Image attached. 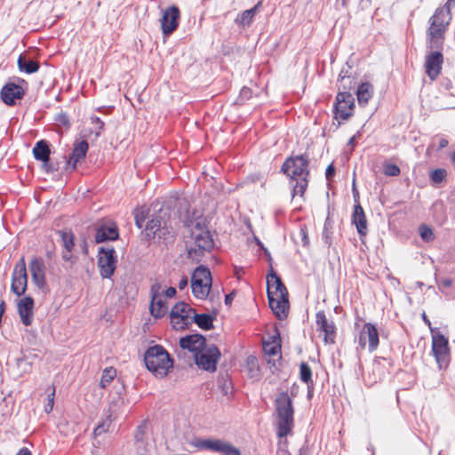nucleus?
<instances>
[{"label": "nucleus", "mask_w": 455, "mask_h": 455, "mask_svg": "<svg viewBox=\"0 0 455 455\" xmlns=\"http://www.w3.org/2000/svg\"><path fill=\"white\" fill-rule=\"evenodd\" d=\"M185 225L191 228L190 239L186 242L188 258L198 263L214 248V240L203 217L187 221Z\"/></svg>", "instance_id": "nucleus-1"}, {"label": "nucleus", "mask_w": 455, "mask_h": 455, "mask_svg": "<svg viewBox=\"0 0 455 455\" xmlns=\"http://www.w3.org/2000/svg\"><path fill=\"white\" fill-rule=\"evenodd\" d=\"M308 159L300 155L288 157L281 167V172L289 177L295 184L292 186V196H303L308 185Z\"/></svg>", "instance_id": "nucleus-2"}, {"label": "nucleus", "mask_w": 455, "mask_h": 455, "mask_svg": "<svg viewBox=\"0 0 455 455\" xmlns=\"http://www.w3.org/2000/svg\"><path fill=\"white\" fill-rule=\"evenodd\" d=\"M277 415L276 435L279 438L286 437L294 426V409L291 398L287 392H281L275 400Z\"/></svg>", "instance_id": "nucleus-3"}, {"label": "nucleus", "mask_w": 455, "mask_h": 455, "mask_svg": "<svg viewBox=\"0 0 455 455\" xmlns=\"http://www.w3.org/2000/svg\"><path fill=\"white\" fill-rule=\"evenodd\" d=\"M147 369L156 377H165L173 367V361L169 353L161 345L149 347L144 355Z\"/></svg>", "instance_id": "nucleus-4"}, {"label": "nucleus", "mask_w": 455, "mask_h": 455, "mask_svg": "<svg viewBox=\"0 0 455 455\" xmlns=\"http://www.w3.org/2000/svg\"><path fill=\"white\" fill-rule=\"evenodd\" d=\"M451 17L450 9L437 8L429 19V27L427 31V40L430 47H439L443 41L444 33L450 24Z\"/></svg>", "instance_id": "nucleus-5"}, {"label": "nucleus", "mask_w": 455, "mask_h": 455, "mask_svg": "<svg viewBox=\"0 0 455 455\" xmlns=\"http://www.w3.org/2000/svg\"><path fill=\"white\" fill-rule=\"evenodd\" d=\"M220 351L214 344L207 345L199 353L195 355L196 364L204 371L213 372L220 358Z\"/></svg>", "instance_id": "nucleus-6"}, {"label": "nucleus", "mask_w": 455, "mask_h": 455, "mask_svg": "<svg viewBox=\"0 0 455 455\" xmlns=\"http://www.w3.org/2000/svg\"><path fill=\"white\" fill-rule=\"evenodd\" d=\"M192 444L198 450L218 451L223 455H241V451L231 443L220 439L196 438Z\"/></svg>", "instance_id": "nucleus-7"}, {"label": "nucleus", "mask_w": 455, "mask_h": 455, "mask_svg": "<svg viewBox=\"0 0 455 455\" xmlns=\"http://www.w3.org/2000/svg\"><path fill=\"white\" fill-rule=\"evenodd\" d=\"M117 258L113 247H100L98 255V267L102 278H110L116 268Z\"/></svg>", "instance_id": "nucleus-8"}, {"label": "nucleus", "mask_w": 455, "mask_h": 455, "mask_svg": "<svg viewBox=\"0 0 455 455\" xmlns=\"http://www.w3.org/2000/svg\"><path fill=\"white\" fill-rule=\"evenodd\" d=\"M27 287L28 274L25 259L22 257L14 266L12 275L11 291L18 297H20L27 291Z\"/></svg>", "instance_id": "nucleus-9"}, {"label": "nucleus", "mask_w": 455, "mask_h": 455, "mask_svg": "<svg viewBox=\"0 0 455 455\" xmlns=\"http://www.w3.org/2000/svg\"><path fill=\"white\" fill-rule=\"evenodd\" d=\"M432 354L435 358L439 370L446 369L450 362L448 339L443 334L432 338Z\"/></svg>", "instance_id": "nucleus-10"}, {"label": "nucleus", "mask_w": 455, "mask_h": 455, "mask_svg": "<svg viewBox=\"0 0 455 455\" xmlns=\"http://www.w3.org/2000/svg\"><path fill=\"white\" fill-rule=\"evenodd\" d=\"M195 313V309L184 301L178 302L172 308L170 318L172 327L175 330H184L188 324L190 314Z\"/></svg>", "instance_id": "nucleus-11"}, {"label": "nucleus", "mask_w": 455, "mask_h": 455, "mask_svg": "<svg viewBox=\"0 0 455 455\" xmlns=\"http://www.w3.org/2000/svg\"><path fill=\"white\" fill-rule=\"evenodd\" d=\"M119 237L116 225L110 221H100L95 226V242L97 243L107 241H116Z\"/></svg>", "instance_id": "nucleus-12"}, {"label": "nucleus", "mask_w": 455, "mask_h": 455, "mask_svg": "<svg viewBox=\"0 0 455 455\" xmlns=\"http://www.w3.org/2000/svg\"><path fill=\"white\" fill-rule=\"evenodd\" d=\"M367 342L370 352L375 351L379 343L377 328L371 323H364L359 335L358 343L362 349L365 348Z\"/></svg>", "instance_id": "nucleus-13"}, {"label": "nucleus", "mask_w": 455, "mask_h": 455, "mask_svg": "<svg viewBox=\"0 0 455 455\" xmlns=\"http://www.w3.org/2000/svg\"><path fill=\"white\" fill-rule=\"evenodd\" d=\"M317 331L324 333L325 344H333L336 338V325L333 321H329L324 311H318L315 315Z\"/></svg>", "instance_id": "nucleus-14"}, {"label": "nucleus", "mask_w": 455, "mask_h": 455, "mask_svg": "<svg viewBox=\"0 0 455 455\" xmlns=\"http://www.w3.org/2000/svg\"><path fill=\"white\" fill-rule=\"evenodd\" d=\"M25 92L26 90L21 85L13 82H8L1 90L0 98L4 104L12 106L15 105L17 100L23 98Z\"/></svg>", "instance_id": "nucleus-15"}, {"label": "nucleus", "mask_w": 455, "mask_h": 455, "mask_svg": "<svg viewBox=\"0 0 455 455\" xmlns=\"http://www.w3.org/2000/svg\"><path fill=\"white\" fill-rule=\"evenodd\" d=\"M179 20V8L174 5L167 8L160 20L163 34L165 36L171 35L178 28Z\"/></svg>", "instance_id": "nucleus-16"}, {"label": "nucleus", "mask_w": 455, "mask_h": 455, "mask_svg": "<svg viewBox=\"0 0 455 455\" xmlns=\"http://www.w3.org/2000/svg\"><path fill=\"white\" fill-rule=\"evenodd\" d=\"M271 294V292H267L269 307L279 320H283L287 317L289 312V294L279 296H272Z\"/></svg>", "instance_id": "nucleus-17"}, {"label": "nucleus", "mask_w": 455, "mask_h": 455, "mask_svg": "<svg viewBox=\"0 0 455 455\" xmlns=\"http://www.w3.org/2000/svg\"><path fill=\"white\" fill-rule=\"evenodd\" d=\"M34 299L31 296H26L20 299L17 303V309L21 323L25 326H30L34 319Z\"/></svg>", "instance_id": "nucleus-18"}, {"label": "nucleus", "mask_w": 455, "mask_h": 455, "mask_svg": "<svg viewBox=\"0 0 455 455\" xmlns=\"http://www.w3.org/2000/svg\"><path fill=\"white\" fill-rule=\"evenodd\" d=\"M180 346L182 349H188L194 353V355L199 353L207 346L206 339L204 335L196 333L189 334L180 339Z\"/></svg>", "instance_id": "nucleus-19"}, {"label": "nucleus", "mask_w": 455, "mask_h": 455, "mask_svg": "<svg viewBox=\"0 0 455 455\" xmlns=\"http://www.w3.org/2000/svg\"><path fill=\"white\" fill-rule=\"evenodd\" d=\"M443 62V54L440 52H432L426 58V72L431 80H435L442 70Z\"/></svg>", "instance_id": "nucleus-20"}, {"label": "nucleus", "mask_w": 455, "mask_h": 455, "mask_svg": "<svg viewBox=\"0 0 455 455\" xmlns=\"http://www.w3.org/2000/svg\"><path fill=\"white\" fill-rule=\"evenodd\" d=\"M271 292L272 296H279L288 294V291L282 282L280 276L271 267L269 273L267 275V293Z\"/></svg>", "instance_id": "nucleus-21"}, {"label": "nucleus", "mask_w": 455, "mask_h": 455, "mask_svg": "<svg viewBox=\"0 0 455 455\" xmlns=\"http://www.w3.org/2000/svg\"><path fill=\"white\" fill-rule=\"evenodd\" d=\"M355 106V98L348 92H340L336 97L333 114H350Z\"/></svg>", "instance_id": "nucleus-22"}, {"label": "nucleus", "mask_w": 455, "mask_h": 455, "mask_svg": "<svg viewBox=\"0 0 455 455\" xmlns=\"http://www.w3.org/2000/svg\"><path fill=\"white\" fill-rule=\"evenodd\" d=\"M352 222L355 225L356 230L361 237L367 235L368 227L364 211L356 199L352 214Z\"/></svg>", "instance_id": "nucleus-23"}, {"label": "nucleus", "mask_w": 455, "mask_h": 455, "mask_svg": "<svg viewBox=\"0 0 455 455\" xmlns=\"http://www.w3.org/2000/svg\"><path fill=\"white\" fill-rule=\"evenodd\" d=\"M89 149V144L85 140L74 143L72 153L67 162L68 164H72V170L76 168V164L83 160Z\"/></svg>", "instance_id": "nucleus-24"}, {"label": "nucleus", "mask_w": 455, "mask_h": 455, "mask_svg": "<svg viewBox=\"0 0 455 455\" xmlns=\"http://www.w3.org/2000/svg\"><path fill=\"white\" fill-rule=\"evenodd\" d=\"M166 221L164 215L162 214L161 211L151 216V219L147 222L145 227V235L148 240L156 238V233Z\"/></svg>", "instance_id": "nucleus-25"}, {"label": "nucleus", "mask_w": 455, "mask_h": 455, "mask_svg": "<svg viewBox=\"0 0 455 455\" xmlns=\"http://www.w3.org/2000/svg\"><path fill=\"white\" fill-rule=\"evenodd\" d=\"M50 146L46 140H39L36 143L33 148V155L36 160L42 161L44 165L48 164V161L50 160Z\"/></svg>", "instance_id": "nucleus-26"}, {"label": "nucleus", "mask_w": 455, "mask_h": 455, "mask_svg": "<svg viewBox=\"0 0 455 455\" xmlns=\"http://www.w3.org/2000/svg\"><path fill=\"white\" fill-rule=\"evenodd\" d=\"M17 64L19 70L26 74H34L37 72L40 68L36 60L28 59L24 54L19 56Z\"/></svg>", "instance_id": "nucleus-27"}, {"label": "nucleus", "mask_w": 455, "mask_h": 455, "mask_svg": "<svg viewBox=\"0 0 455 455\" xmlns=\"http://www.w3.org/2000/svg\"><path fill=\"white\" fill-rule=\"evenodd\" d=\"M373 95V86L371 84L365 82L362 83L356 91L357 101L361 106H364L368 103L369 100Z\"/></svg>", "instance_id": "nucleus-28"}, {"label": "nucleus", "mask_w": 455, "mask_h": 455, "mask_svg": "<svg viewBox=\"0 0 455 455\" xmlns=\"http://www.w3.org/2000/svg\"><path fill=\"white\" fill-rule=\"evenodd\" d=\"M212 283H201L195 280L191 282V289L193 295L199 299H205L211 291Z\"/></svg>", "instance_id": "nucleus-29"}, {"label": "nucleus", "mask_w": 455, "mask_h": 455, "mask_svg": "<svg viewBox=\"0 0 455 455\" xmlns=\"http://www.w3.org/2000/svg\"><path fill=\"white\" fill-rule=\"evenodd\" d=\"M193 322L201 329L209 331L213 329V316L209 314H193Z\"/></svg>", "instance_id": "nucleus-30"}, {"label": "nucleus", "mask_w": 455, "mask_h": 455, "mask_svg": "<svg viewBox=\"0 0 455 455\" xmlns=\"http://www.w3.org/2000/svg\"><path fill=\"white\" fill-rule=\"evenodd\" d=\"M90 124H92L93 127L88 129L84 128L81 132L82 136L86 138L93 133L96 138L99 137L100 131L103 129L104 123L97 116H92L90 117Z\"/></svg>", "instance_id": "nucleus-31"}, {"label": "nucleus", "mask_w": 455, "mask_h": 455, "mask_svg": "<svg viewBox=\"0 0 455 455\" xmlns=\"http://www.w3.org/2000/svg\"><path fill=\"white\" fill-rule=\"evenodd\" d=\"M150 313L155 318H161L165 315L167 313L165 301L161 298L151 299Z\"/></svg>", "instance_id": "nucleus-32"}, {"label": "nucleus", "mask_w": 455, "mask_h": 455, "mask_svg": "<svg viewBox=\"0 0 455 455\" xmlns=\"http://www.w3.org/2000/svg\"><path fill=\"white\" fill-rule=\"evenodd\" d=\"M195 280L201 283H212L210 269L203 265L196 267L191 276V282H195Z\"/></svg>", "instance_id": "nucleus-33"}, {"label": "nucleus", "mask_w": 455, "mask_h": 455, "mask_svg": "<svg viewBox=\"0 0 455 455\" xmlns=\"http://www.w3.org/2000/svg\"><path fill=\"white\" fill-rule=\"evenodd\" d=\"M261 4V2H259L254 7L243 11L235 20V22L242 26H249L257 12L258 7Z\"/></svg>", "instance_id": "nucleus-34"}, {"label": "nucleus", "mask_w": 455, "mask_h": 455, "mask_svg": "<svg viewBox=\"0 0 455 455\" xmlns=\"http://www.w3.org/2000/svg\"><path fill=\"white\" fill-rule=\"evenodd\" d=\"M112 413L108 412L105 419L100 421L94 428L93 434L95 436H100L107 433L112 424Z\"/></svg>", "instance_id": "nucleus-35"}, {"label": "nucleus", "mask_w": 455, "mask_h": 455, "mask_svg": "<svg viewBox=\"0 0 455 455\" xmlns=\"http://www.w3.org/2000/svg\"><path fill=\"white\" fill-rule=\"evenodd\" d=\"M31 275H45V266L41 258H34L29 263Z\"/></svg>", "instance_id": "nucleus-36"}, {"label": "nucleus", "mask_w": 455, "mask_h": 455, "mask_svg": "<svg viewBox=\"0 0 455 455\" xmlns=\"http://www.w3.org/2000/svg\"><path fill=\"white\" fill-rule=\"evenodd\" d=\"M299 376L300 380L307 386L313 385L312 380V371L310 366L307 363H301L299 365Z\"/></svg>", "instance_id": "nucleus-37"}, {"label": "nucleus", "mask_w": 455, "mask_h": 455, "mask_svg": "<svg viewBox=\"0 0 455 455\" xmlns=\"http://www.w3.org/2000/svg\"><path fill=\"white\" fill-rule=\"evenodd\" d=\"M59 234L61 237L62 246L67 251H72L75 245L74 243V235L72 232L66 231H59Z\"/></svg>", "instance_id": "nucleus-38"}, {"label": "nucleus", "mask_w": 455, "mask_h": 455, "mask_svg": "<svg viewBox=\"0 0 455 455\" xmlns=\"http://www.w3.org/2000/svg\"><path fill=\"white\" fill-rule=\"evenodd\" d=\"M116 371L114 368L109 367L103 371L100 378V387H106L116 377Z\"/></svg>", "instance_id": "nucleus-39"}, {"label": "nucleus", "mask_w": 455, "mask_h": 455, "mask_svg": "<svg viewBox=\"0 0 455 455\" xmlns=\"http://www.w3.org/2000/svg\"><path fill=\"white\" fill-rule=\"evenodd\" d=\"M146 428H147L146 423H142L137 427V429H136V432L134 435V440H135L136 443L138 444L139 448H140V447L144 448V443H145L144 437L146 435Z\"/></svg>", "instance_id": "nucleus-40"}, {"label": "nucleus", "mask_w": 455, "mask_h": 455, "mask_svg": "<svg viewBox=\"0 0 455 455\" xmlns=\"http://www.w3.org/2000/svg\"><path fill=\"white\" fill-rule=\"evenodd\" d=\"M446 171L444 169H441V168H438V169H435L434 170L433 172H431L429 177H430V180L433 182V184H440L441 182H443L446 177Z\"/></svg>", "instance_id": "nucleus-41"}, {"label": "nucleus", "mask_w": 455, "mask_h": 455, "mask_svg": "<svg viewBox=\"0 0 455 455\" xmlns=\"http://www.w3.org/2000/svg\"><path fill=\"white\" fill-rule=\"evenodd\" d=\"M419 235L424 242H431L435 239L432 228L427 225H421L419 227Z\"/></svg>", "instance_id": "nucleus-42"}, {"label": "nucleus", "mask_w": 455, "mask_h": 455, "mask_svg": "<svg viewBox=\"0 0 455 455\" xmlns=\"http://www.w3.org/2000/svg\"><path fill=\"white\" fill-rule=\"evenodd\" d=\"M383 172L386 176L395 177L401 172L400 168L395 164H385L383 165Z\"/></svg>", "instance_id": "nucleus-43"}, {"label": "nucleus", "mask_w": 455, "mask_h": 455, "mask_svg": "<svg viewBox=\"0 0 455 455\" xmlns=\"http://www.w3.org/2000/svg\"><path fill=\"white\" fill-rule=\"evenodd\" d=\"M170 236H172L171 231L167 226V221H165L164 225L159 228L157 233H156V237L166 241Z\"/></svg>", "instance_id": "nucleus-44"}, {"label": "nucleus", "mask_w": 455, "mask_h": 455, "mask_svg": "<svg viewBox=\"0 0 455 455\" xmlns=\"http://www.w3.org/2000/svg\"><path fill=\"white\" fill-rule=\"evenodd\" d=\"M350 68H351V67L349 66L348 61H347V68H343L339 75V79L344 90L347 89L346 80L347 79L349 80V78H350L349 70H348Z\"/></svg>", "instance_id": "nucleus-45"}, {"label": "nucleus", "mask_w": 455, "mask_h": 455, "mask_svg": "<svg viewBox=\"0 0 455 455\" xmlns=\"http://www.w3.org/2000/svg\"><path fill=\"white\" fill-rule=\"evenodd\" d=\"M281 349V345L276 343V344H265L264 345V351L267 355H276L279 351Z\"/></svg>", "instance_id": "nucleus-46"}, {"label": "nucleus", "mask_w": 455, "mask_h": 455, "mask_svg": "<svg viewBox=\"0 0 455 455\" xmlns=\"http://www.w3.org/2000/svg\"><path fill=\"white\" fill-rule=\"evenodd\" d=\"M287 445H288L287 440L279 441L276 454L277 455H291L288 451Z\"/></svg>", "instance_id": "nucleus-47"}, {"label": "nucleus", "mask_w": 455, "mask_h": 455, "mask_svg": "<svg viewBox=\"0 0 455 455\" xmlns=\"http://www.w3.org/2000/svg\"><path fill=\"white\" fill-rule=\"evenodd\" d=\"M34 283L40 289H43L45 284V275H32Z\"/></svg>", "instance_id": "nucleus-48"}, {"label": "nucleus", "mask_w": 455, "mask_h": 455, "mask_svg": "<svg viewBox=\"0 0 455 455\" xmlns=\"http://www.w3.org/2000/svg\"><path fill=\"white\" fill-rule=\"evenodd\" d=\"M145 220L146 215L143 211L135 213V225L138 227V228H142Z\"/></svg>", "instance_id": "nucleus-49"}, {"label": "nucleus", "mask_w": 455, "mask_h": 455, "mask_svg": "<svg viewBox=\"0 0 455 455\" xmlns=\"http://www.w3.org/2000/svg\"><path fill=\"white\" fill-rule=\"evenodd\" d=\"M252 95V92L248 87H243L240 91L239 100L241 101H244L246 100H249Z\"/></svg>", "instance_id": "nucleus-50"}, {"label": "nucleus", "mask_w": 455, "mask_h": 455, "mask_svg": "<svg viewBox=\"0 0 455 455\" xmlns=\"http://www.w3.org/2000/svg\"><path fill=\"white\" fill-rule=\"evenodd\" d=\"M55 121L63 125L66 129H68L70 126V121L68 119V116H56Z\"/></svg>", "instance_id": "nucleus-51"}, {"label": "nucleus", "mask_w": 455, "mask_h": 455, "mask_svg": "<svg viewBox=\"0 0 455 455\" xmlns=\"http://www.w3.org/2000/svg\"><path fill=\"white\" fill-rule=\"evenodd\" d=\"M161 285L157 283L151 285L150 288V294H151V299H156L160 298L159 292H160Z\"/></svg>", "instance_id": "nucleus-52"}, {"label": "nucleus", "mask_w": 455, "mask_h": 455, "mask_svg": "<svg viewBox=\"0 0 455 455\" xmlns=\"http://www.w3.org/2000/svg\"><path fill=\"white\" fill-rule=\"evenodd\" d=\"M331 234H332L331 230H329L328 228H323V240L324 243L327 244L328 246H330L332 243Z\"/></svg>", "instance_id": "nucleus-53"}, {"label": "nucleus", "mask_w": 455, "mask_h": 455, "mask_svg": "<svg viewBox=\"0 0 455 455\" xmlns=\"http://www.w3.org/2000/svg\"><path fill=\"white\" fill-rule=\"evenodd\" d=\"M361 136V132H357L356 134H355L354 136H352L348 142H347V146L350 147V151L352 152L355 146V141H356V139L359 138Z\"/></svg>", "instance_id": "nucleus-54"}, {"label": "nucleus", "mask_w": 455, "mask_h": 455, "mask_svg": "<svg viewBox=\"0 0 455 455\" xmlns=\"http://www.w3.org/2000/svg\"><path fill=\"white\" fill-rule=\"evenodd\" d=\"M335 174V168L333 166V164H330L328 165V167L326 168V171H325V176H326V179L327 180H331Z\"/></svg>", "instance_id": "nucleus-55"}, {"label": "nucleus", "mask_w": 455, "mask_h": 455, "mask_svg": "<svg viewBox=\"0 0 455 455\" xmlns=\"http://www.w3.org/2000/svg\"><path fill=\"white\" fill-rule=\"evenodd\" d=\"M188 277L186 275H182L178 283L179 289L183 290L184 288H186L188 285Z\"/></svg>", "instance_id": "nucleus-56"}, {"label": "nucleus", "mask_w": 455, "mask_h": 455, "mask_svg": "<svg viewBox=\"0 0 455 455\" xmlns=\"http://www.w3.org/2000/svg\"><path fill=\"white\" fill-rule=\"evenodd\" d=\"M62 259L65 261H71L72 262V259H73L72 251L65 250V251H63V253H62Z\"/></svg>", "instance_id": "nucleus-57"}, {"label": "nucleus", "mask_w": 455, "mask_h": 455, "mask_svg": "<svg viewBox=\"0 0 455 455\" xmlns=\"http://www.w3.org/2000/svg\"><path fill=\"white\" fill-rule=\"evenodd\" d=\"M54 394H55V390L53 389L52 394L48 395V399H49V406H50V409H46V411L49 412L52 410V407H53V403H54Z\"/></svg>", "instance_id": "nucleus-58"}, {"label": "nucleus", "mask_w": 455, "mask_h": 455, "mask_svg": "<svg viewBox=\"0 0 455 455\" xmlns=\"http://www.w3.org/2000/svg\"><path fill=\"white\" fill-rule=\"evenodd\" d=\"M165 296L168 298H172L176 294V289L174 287H169L165 291Z\"/></svg>", "instance_id": "nucleus-59"}, {"label": "nucleus", "mask_w": 455, "mask_h": 455, "mask_svg": "<svg viewBox=\"0 0 455 455\" xmlns=\"http://www.w3.org/2000/svg\"><path fill=\"white\" fill-rule=\"evenodd\" d=\"M351 116H334V119L338 121V126L340 125L341 121H347Z\"/></svg>", "instance_id": "nucleus-60"}, {"label": "nucleus", "mask_w": 455, "mask_h": 455, "mask_svg": "<svg viewBox=\"0 0 455 455\" xmlns=\"http://www.w3.org/2000/svg\"><path fill=\"white\" fill-rule=\"evenodd\" d=\"M234 297H235V292H230V293L227 294L225 297V304L230 305L232 303V300L234 299Z\"/></svg>", "instance_id": "nucleus-61"}, {"label": "nucleus", "mask_w": 455, "mask_h": 455, "mask_svg": "<svg viewBox=\"0 0 455 455\" xmlns=\"http://www.w3.org/2000/svg\"><path fill=\"white\" fill-rule=\"evenodd\" d=\"M16 455H32V452L27 447L20 449Z\"/></svg>", "instance_id": "nucleus-62"}, {"label": "nucleus", "mask_w": 455, "mask_h": 455, "mask_svg": "<svg viewBox=\"0 0 455 455\" xmlns=\"http://www.w3.org/2000/svg\"><path fill=\"white\" fill-rule=\"evenodd\" d=\"M300 233H301V235H302L303 245H307L309 241H308V237L307 235V233H306L305 229L301 228L300 229Z\"/></svg>", "instance_id": "nucleus-63"}, {"label": "nucleus", "mask_w": 455, "mask_h": 455, "mask_svg": "<svg viewBox=\"0 0 455 455\" xmlns=\"http://www.w3.org/2000/svg\"><path fill=\"white\" fill-rule=\"evenodd\" d=\"M247 363L251 365V367L256 366L257 359L254 356H249L247 359Z\"/></svg>", "instance_id": "nucleus-64"}]
</instances>
